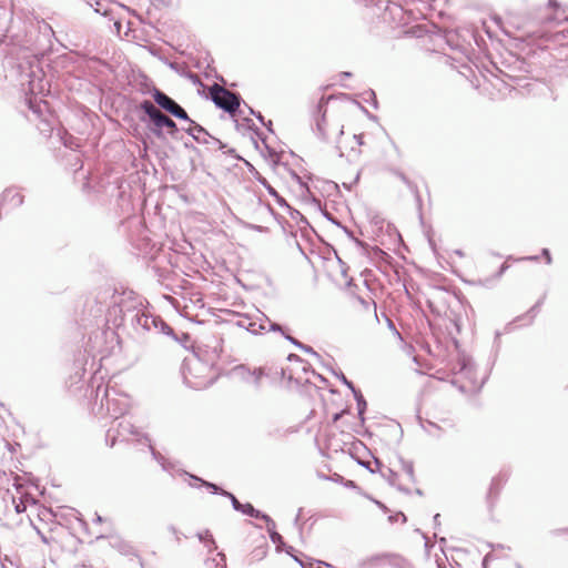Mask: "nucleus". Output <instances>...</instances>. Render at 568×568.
I'll return each instance as SVG.
<instances>
[{
	"label": "nucleus",
	"instance_id": "f257e3e1",
	"mask_svg": "<svg viewBox=\"0 0 568 568\" xmlns=\"http://www.w3.org/2000/svg\"><path fill=\"white\" fill-rule=\"evenodd\" d=\"M325 104L322 100L317 106L318 116L315 120V132L325 142L338 143V138L344 133L341 114L335 110L329 111Z\"/></svg>",
	"mask_w": 568,
	"mask_h": 568
},
{
	"label": "nucleus",
	"instance_id": "f03ea898",
	"mask_svg": "<svg viewBox=\"0 0 568 568\" xmlns=\"http://www.w3.org/2000/svg\"><path fill=\"white\" fill-rule=\"evenodd\" d=\"M210 94L215 105L229 112L230 114L235 113L240 106V98L235 93L220 87L219 84H214L210 89Z\"/></svg>",
	"mask_w": 568,
	"mask_h": 568
},
{
	"label": "nucleus",
	"instance_id": "7ed1b4c3",
	"mask_svg": "<svg viewBox=\"0 0 568 568\" xmlns=\"http://www.w3.org/2000/svg\"><path fill=\"white\" fill-rule=\"evenodd\" d=\"M184 379L185 383L192 388H204L211 385V379L205 376H197L193 372L202 373L207 369V366L197 358L187 359L185 362Z\"/></svg>",
	"mask_w": 568,
	"mask_h": 568
},
{
	"label": "nucleus",
	"instance_id": "20e7f679",
	"mask_svg": "<svg viewBox=\"0 0 568 568\" xmlns=\"http://www.w3.org/2000/svg\"><path fill=\"white\" fill-rule=\"evenodd\" d=\"M141 108L149 115V118L153 121V123L156 128H159V129L166 128L170 133H174L176 131L175 122L172 119H170L168 115L163 114L150 101H144L142 103Z\"/></svg>",
	"mask_w": 568,
	"mask_h": 568
},
{
	"label": "nucleus",
	"instance_id": "39448f33",
	"mask_svg": "<svg viewBox=\"0 0 568 568\" xmlns=\"http://www.w3.org/2000/svg\"><path fill=\"white\" fill-rule=\"evenodd\" d=\"M237 325L253 334H260L264 331L282 332V327L278 324L271 323L267 318L257 322L251 320L250 317H241L237 321Z\"/></svg>",
	"mask_w": 568,
	"mask_h": 568
},
{
	"label": "nucleus",
	"instance_id": "423d86ee",
	"mask_svg": "<svg viewBox=\"0 0 568 568\" xmlns=\"http://www.w3.org/2000/svg\"><path fill=\"white\" fill-rule=\"evenodd\" d=\"M154 101L163 108L165 111L170 112L172 115L182 119L189 120L187 113L183 108H181L175 101H173L165 93L155 90L153 93Z\"/></svg>",
	"mask_w": 568,
	"mask_h": 568
},
{
	"label": "nucleus",
	"instance_id": "0eeeda50",
	"mask_svg": "<svg viewBox=\"0 0 568 568\" xmlns=\"http://www.w3.org/2000/svg\"><path fill=\"white\" fill-rule=\"evenodd\" d=\"M104 399L108 413L114 418L123 415L129 408V400L126 396H111L108 387L104 389Z\"/></svg>",
	"mask_w": 568,
	"mask_h": 568
},
{
	"label": "nucleus",
	"instance_id": "6e6552de",
	"mask_svg": "<svg viewBox=\"0 0 568 568\" xmlns=\"http://www.w3.org/2000/svg\"><path fill=\"white\" fill-rule=\"evenodd\" d=\"M29 91L33 95V98H28V105L29 109L32 110L36 114L41 115L47 109V102L42 101L41 99L38 100L37 95L39 93H43L44 91V84L43 81L40 79L38 82L36 80H31L29 82Z\"/></svg>",
	"mask_w": 568,
	"mask_h": 568
},
{
	"label": "nucleus",
	"instance_id": "1a4fd4ad",
	"mask_svg": "<svg viewBox=\"0 0 568 568\" xmlns=\"http://www.w3.org/2000/svg\"><path fill=\"white\" fill-rule=\"evenodd\" d=\"M135 322H136V325L140 326L141 328H143L144 331L158 329L159 325H160L161 331L163 333L169 334L171 332V328L164 322H162L160 318L154 317L149 314H145V313L136 314Z\"/></svg>",
	"mask_w": 568,
	"mask_h": 568
},
{
	"label": "nucleus",
	"instance_id": "9d476101",
	"mask_svg": "<svg viewBox=\"0 0 568 568\" xmlns=\"http://www.w3.org/2000/svg\"><path fill=\"white\" fill-rule=\"evenodd\" d=\"M187 121L190 122V125L185 129L186 133L193 136V139L199 143H209L210 134L206 130L190 119Z\"/></svg>",
	"mask_w": 568,
	"mask_h": 568
},
{
	"label": "nucleus",
	"instance_id": "9b49d317",
	"mask_svg": "<svg viewBox=\"0 0 568 568\" xmlns=\"http://www.w3.org/2000/svg\"><path fill=\"white\" fill-rule=\"evenodd\" d=\"M191 479L200 481L203 486H206L207 488H210L213 494L220 491L221 495L229 497L231 499L232 506L235 510L240 511V509H242L243 504H241L233 494L222 490L216 485H214L212 483L204 481L195 476H191Z\"/></svg>",
	"mask_w": 568,
	"mask_h": 568
},
{
	"label": "nucleus",
	"instance_id": "f8f14e48",
	"mask_svg": "<svg viewBox=\"0 0 568 568\" xmlns=\"http://www.w3.org/2000/svg\"><path fill=\"white\" fill-rule=\"evenodd\" d=\"M264 521L266 523V529L270 532L271 540L274 544H282V536L278 532H276V525L274 520L270 516H264Z\"/></svg>",
	"mask_w": 568,
	"mask_h": 568
},
{
	"label": "nucleus",
	"instance_id": "ddd939ff",
	"mask_svg": "<svg viewBox=\"0 0 568 568\" xmlns=\"http://www.w3.org/2000/svg\"><path fill=\"white\" fill-rule=\"evenodd\" d=\"M119 427L121 428V430H119L118 434L123 439L125 438L126 434H130V435H138L139 434L136 428L133 425H131L130 423L121 422V423H119Z\"/></svg>",
	"mask_w": 568,
	"mask_h": 568
},
{
	"label": "nucleus",
	"instance_id": "4468645a",
	"mask_svg": "<svg viewBox=\"0 0 568 568\" xmlns=\"http://www.w3.org/2000/svg\"><path fill=\"white\" fill-rule=\"evenodd\" d=\"M241 513L248 515L251 517L261 518L264 520L265 514H262L260 510L255 509L251 504H243Z\"/></svg>",
	"mask_w": 568,
	"mask_h": 568
},
{
	"label": "nucleus",
	"instance_id": "2eb2a0df",
	"mask_svg": "<svg viewBox=\"0 0 568 568\" xmlns=\"http://www.w3.org/2000/svg\"><path fill=\"white\" fill-rule=\"evenodd\" d=\"M199 539L205 544L210 551L216 548L215 541L209 530L197 534Z\"/></svg>",
	"mask_w": 568,
	"mask_h": 568
},
{
	"label": "nucleus",
	"instance_id": "dca6fc26",
	"mask_svg": "<svg viewBox=\"0 0 568 568\" xmlns=\"http://www.w3.org/2000/svg\"><path fill=\"white\" fill-rule=\"evenodd\" d=\"M424 429L429 436H433V437L440 436L442 428L435 423L427 422V424L424 425Z\"/></svg>",
	"mask_w": 568,
	"mask_h": 568
},
{
	"label": "nucleus",
	"instance_id": "f3484780",
	"mask_svg": "<svg viewBox=\"0 0 568 568\" xmlns=\"http://www.w3.org/2000/svg\"><path fill=\"white\" fill-rule=\"evenodd\" d=\"M337 149L339 150V155L344 156L345 152H344L343 148L339 144H337ZM359 154H361V150L358 148L351 146V150L346 154V156H347L348 160L352 161V160H356L359 156Z\"/></svg>",
	"mask_w": 568,
	"mask_h": 568
},
{
	"label": "nucleus",
	"instance_id": "a211bd4d",
	"mask_svg": "<svg viewBox=\"0 0 568 568\" xmlns=\"http://www.w3.org/2000/svg\"><path fill=\"white\" fill-rule=\"evenodd\" d=\"M288 361H290V362H295L296 364H298V365L301 366V369H302L305 374H307V373L310 372V365H308V364H306V363H304V362L300 358V356H297V355H295V354H291V355L288 356Z\"/></svg>",
	"mask_w": 568,
	"mask_h": 568
},
{
	"label": "nucleus",
	"instance_id": "6ab92c4d",
	"mask_svg": "<svg viewBox=\"0 0 568 568\" xmlns=\"http://www.w3.org/2000/svg\"><path fill=\"white\" fill-rule=\"evenodd\" d=\"M294 559L302 566V568H314V566H316L317 568H322L323 566H327V564L324 561L304 562V561L300 560L297 557H294Z\"/></svg>",
	"mask_w": 568,
	"mask_h": 568
},
{
	"label": "nucleus",
	"instance_id": "aec40b11",
	"mask_svg": "<svg viewBox=\"0 0 568 568\" xmlns=\"http://www.w3.org/2000/svg\"><path fill=\"white\" fill-rule=\"evenodd\" d=\"M402 468L407 475V477L413 480L414 479V466L410 462L402 460Z\"/></svg>",
	"mask_w": 568,
	"mask_h": 568
},
{
	"label": "nucleus",
	"instance_id": "412c9836",
	"mask_svg": "<svg viewBox=\"0 0 568 568\" xmlns=\"http://www.w3.org/2000/svg\"><path fill=\"white\" fill-rule=\"evenodd\" d=\"M357 301L362 305V307L367 310V311L371 308V306H373L374 315L377 318L376 304H375L374 301L368 302V301L363 300L362 297H358Z\"/></svg>",
	"mask_w": 568,
	"mask_h": 568
},
{
	"label": "nucleus",
	"instance_id": "4be33fe9",
	"mask_svg": "<svg viewBox=\"0 0 568 568\" xmlns=\"http://www.w3.org/2000/svg\"><path fill=\"white\" fill-rule=\"evenodd\" d=\"M261 376H262V372L261 371H255L253 373H248L247 382L252 383L254 385H258Z\"/></svg>",
	"mask_w": 568,
	"mask_h": 568
},
{
	"label": "nucleus",
	"instance_id": "5701e85b",
	"mask_svg": "<svg viewBox=\"0 0 568 568\" xmlns=\"http://www.w3.org/2000/svg\"><path fill=\"white\" fill-rule=\"evenodd\" d=\"M145 440H146V442H149V448H150V450H151V453H152L153 457H154L156 460H159V462L161 463V465H162V467H163L164 469H166V465H165V464H164V462H163V457H162L159 453H156V452H155V449H154V448L152 447V445L150 444V439H149L148 437H145Z\"/></svg>",
	"mask_w": 568,
	"mask_h": 568
},
{
	"label": "nucleus",
	"instance_id": "b1692460",
	"mask_svg": "<svg viewBox=\"0 0 568 568\" xmlns=\"http://www.w3.org/2000/svg\"><path fill=\"white\" fill-rule=\"evenodd\" d=\"M286 338H287L290 342H292L294 345H296V346H298V347L303 348L304 351H306V352H308V353H312V354L316 355V353H315V352H313V349H312L311 347H307V346L302 345L298 341H296V339H295V338H293L292 336H286Z\"/></svg>",
	"mask_w": 568,
	"mask_h": 568
},
{
	"label": "nucleus",
	"instance_id": "393cba45",
	"mask_svg": "<svg viewBox=\"0 0 568 568\" xmlns=\"http://www.w3.org/2000/svg\"><path fill=\"white\" fill-rule=\"evenodd\" d=\"M355 396L357 397V406H358V414L362 415L365 410V407H366V402L363 399V397L357 394H355Z\"/></svg>",
	"mask_w": 568,
	"mask_h": 568
},
{
	"label": "nucleus",
	"instance_id": "a878e982",
	"mask_svg": "<svg viewBox=\"0 0 568 568\" xmlns=\"http://www.w3.org/2000/svg\"><path fill=\"white\" fill-rule=\"evenodd\" d=\"M470 371H471L470 362L466 361L464 358L463 362H462V367H460L459 372L465 373L466 375H468L470 373Z\"/></svg>",
	"mask_w": 568,
	"mask_h": 568
},
{
	"label": "nucleus",
	"instance_id": "bb28decb",
	"mask_svg": "<svg viewBox=\"0 0 568 568\" xmlns=\"http://www.w3.org/2000/svg\"><path fill=\"white\" fill-rule=\"evenodd\" d=\"M353 142L357 144V146L363 145V134H354L353 135Z\"/></svg>",
	"mask_w": 568,
	"mask_h": 568
},
{
	"label": "nucleus",
	"instance_id": "cd10ccee",
	"mask_svg": "<svg viewBox=\"0 0 568 568\" xmlns=\"http://www.w3.org/2000/svg\"><path fill=\"white\" fill-rule=\"evenodd\" d=\"M387 325H388V327H389L390 329H393V331H394V333H395L398 337H400V334H399V332L395 328L394 323L392 322V320L387 318Z\"/></svg>",
	"mask_w": 568,
	"mask_h": 568
},
{
	"label": "nucleus",
	"instance_id": "c85d7f7f",
	"mask_svg": "<svg viewBox=\"0 0 568 568\" xmlns=\"http://www.w3.org/2000/svg\"><path fill=\"white\" fill-rule=\"evenodd\" d=\"M342 381L345 385H347V387H349L356 394V390H355L353 384L351 382H348L344 375H342Z\"/></svg>",
	"mask_w": 568,
	"mask_h": 568
},
{
	"label": "nucleus",
	"instance_id": "c756f323",
	"mask_svg": "<svg viewBox=\"0 0 568 568\" xmlns=\"http://www.w3.org/2000/svg\"><path fill=\"white\" fill-rule=\"evenodd\" d=\"M542 255L546 257L547 263L550 264L551 263V257H550V253H549L548 248H544L542 250Z\"/></svg>",
	"mask_w": 568,
	"mask_h": 568
},
{
	"label": "nucleus",
	"instance_id": "7c9ffc66",
	"mask_svg": "<svg viewBox=\"0 0 568 568\" xmlns=\"http://www.w3.org/2000/svg\"><path fill=\"white\" fill-rule=\"evenodd\" d=\"M256 118L260 120L261 123L265 124L264 118H263V115L261 113H257Z\"/></svg>",
	"mask_w": 568,
	"mask_h": 568
},
{
	"label": "nucleus",
	"instance_id": "2f4dec72",
	"mask_svg": "<svg viewBox=\"0 0 568 568\" xmlns=\"http://www.w3.org/2000/svg\"><path fill=\"white\" fill-rule=\"evenodd\" d=\"M95 520H97V521H99V523H101V521H102V517H101V516H99V515H97Z\"/></svg>",
	"mask_w": 568,
	"mask_h": 568
},
{
	"label": "nucleus",
	"instance_id": "473e14b6",
	"mask_svg": "<svg viewBox=\"0 0 568 568\" xmlns=\"http://www.w3.org/2000/svg\"><path fill=\"white\" fill-rule=\"evenodd\" d=\"M219 556L221 557V560L224 561L225 560V556L223 554H219Z\"/></svg>",
	"mask_w": 568,
	"mask_h": 568
},
{
	"label": "nucleus",
	"instance_id": "72a5a7b5",
	"mask_svg": "<svg viewBox=\"0 0 568 568\" xmlns=\"http://www.w3.org/2000/svg\"><path fill=\"white\" fill-rule=\"evenodd\" d=\"M550 6H556V2L554 0H549Z\"/></svg>",
	"mask_w": 568,
	"mask_h": 568
},
{
	"label": "nucleus",
	"instance_id": "f704fd0d",
	"mask_svg": "<svg viewBox=\"0 0 568 568\" xmlns=\"http://www.w3.org/2000/svg\"><path fill=\"white\" fill-rule=\"evenodd\" d=\"M343 75L349 77L351 74L348 72H344Z\"/></svg>",
	"mask_w": 568,
	"mask_h": 568
},
{
	"label": "nucleus",
	"instance_id": "c9c22d12",
	"mask_svg": "<svg viewBox=\"0 0 568 568\" xmlns=\"http://www.w3.org/2000/svg\"><path fill=\"white\" fill-rule=\"evenodd\" d=\"M438 517H439V514H436V515L434 516V519L436 520V518H438Z\"/></svg>",
	"mask_w": 568,
	"mask_h": 568
}]
</instances>
